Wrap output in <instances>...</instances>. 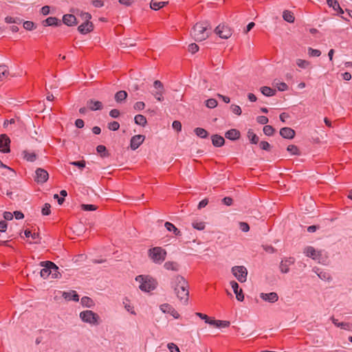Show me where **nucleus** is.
Masks as SVG:
<instances>
[{
  "instance_id": "1",
  "label": "nucleus",
  "mask_w": 352,
  "mask_h": 352,
  "mask_svg": "<svg viewBox=\"0 0 352 352\" xmlns=\"http://www.w3.org/2000/svg\"><path fill=\"white\" fill-rule=\"evenodd\" d=\"M171 288L174 290L177 298L187 302L189 297V285L186 280L181 275L175 276L170 281Z\"/></svg>"
},
{
  "instance_id": "8",
  "label": "nucleus",
  "mask_w": 352,
  "mask_h": 352,
  "mask_svg": "<svg viewBox=\"0 0 352 352\" xmlns=\"http://www.w3.org/2000/svg\"><path fill=\"white\" fill-rule=\"evenodd\" d=\"M214 32L221 38L227 39L232 34V29L227 25L220 24L214 30Z\"/></svg>"
},
{
  "instance_id": "23",
  "label": "nucleus",
  "mask_w": 352,
  "mask_h": 352,
  "mask_svg": "<svg viewBox=\"0 0 352 352\" xmlns=\"http://www.w3.org/2000/svg\"><path fill=\"white\" fill-rule=\"evenodd\" d=\"M211 140L213 146L216 147H221L225 143L224 138L222 136L217 134L212 135Z\"/></svg>"
},
{
  "instance_id": "26",
  "label": "nucleus",
  "mask_w": 352,
  "mask_h": 352,
  "mask_svg": "<svg viewBox=\"0 0 352 352\" xmlns=\"http://www.w3.org/2000/svg\"><path fill=\"white\" fill-rule=\"evenodd\" d=\"M164 267L167 270L177 272L179 270V265L175 261H166L164 265Z\"/></svg>"
},
{
  "instance_id": "61",
  "label": "nucleus",
  "mask_w": 352,
  "mask_h": 352,
  "mask_svg": "<svg viewBox=\"0 0 352 352\" xmlns=\"http://www.w3.org/2000/svg\"><path fill=\"white\" fill-rule=\"evenodd\" d=\"M239 228L244 232H248L250 230V226L246 222H240Z\"/></svg>"
},
{
  "instance_id": "47",
  "label": "nucleus",
  "mask_w": 352,
  "mask_h": 352,
  "mask_svg": "<svg viewBox=\"0 0 352 352\" xmlns=\"http://www.w3.org/2000/svg\"><path fill=\"white\" fill-rule=\"evenodd\" d=\"M230 110L232 111L233 113L236 114V116L241 115V113H242L241 109L237 104H231Z\"/></svg>"
},
{
  "instance_id": "35",
  "label": "nucleus",
  "mask_w": 352,
  "mask_h": 352,
  "mask_svg": "<svg viewBox=\"0 0 352 352\" xmlns=\"http://www.w3.org/2000/svg\"><path fill=\"white\" fill-rule=\"evenodd\" d=\"M261 93L265 96H272L276 94V91L270 87L264 86L261 88Z\"/></svg>"
},
{
  "instance_id": "3",
  "label": "nucleus",
  "mask_w": 352,
  "mask_h": 352,
  "mask_svg": "<svg viewBox=\"0 0 352 352\" xmlns=\"http://www.w3.org/2000/svg\"><path fill=\"white\" fill-rule=\"evenodd\" d=\"M167 252L162 247H154L148 250L150 259L156 264H162L166 259Z\"/></svg>"
},
{
  "instance_id": "53",
  "label": "nucleus",
  "mask_w": 352,
  "mask_h": 352,
  "mask_svg": "<svg viewBox=\"0 0 352 352\" xmlns=\"http://www.w3.org/2000/svg\"><path fill=\"white\" fill-rule=\"evenodd\" d=\"M192 226L195 229L198 230H203L205 228V223L202 221L192 222Z\"/></svg>"
},
{
  "instance_id": "32",
  "label": "nucleus",
  "mask_w": 352,
  "mask_h": 352,
  "mask_svg": "<svg viewBox=\"0 0 352 352\" xmlns=\"http://www.w3.org/2000/svg\"><path fill=\"white\" fill-rule=\"evenodd\" d=\"M247 135L251 144H256L259 142V138L254 133L252 129L248 130Z\"/></svg>"
},
{
  "instance_id": "40",
  "label": "nucleus",
  "mask_w": 352,
  "mask_h": 352,
  "mask_svg": "<svg viewBox=\"0 0 352 352\" xmlns=\"http://www.w3.org/2000/svg\"><path fill=\"white\" fill-rule=\"evenodd\" d=\"M332 322L338 327H340L343 329H347L349 327V324L346 322H339L338 319H336L334 317H331Z\"/></svg>"
},
{
  "instance_id": "33",
  "label": "nucleus",
  "mask_w": 352,
  "mask_h": 352,
  "mask_svg": "<svg viewBox=\"0 0 352 352\" xmlns=\"http://www.w3.org/2000/svg\"><path fill=\"white\" fill-rule=\"evenodd\" d=\"M127 96H128V94H127L126 91H125L124 90H121V91H118L115 94V100L117 102H122L126 100V98H127Z\"/></svg>"
},
{
  "instance_id": "5",
  "label": "nucleus",
  "mask_w": 352,
  "mask_h": 352,
  "mask_svg": "<svg viewBox=\"0 0 352 352\" xmlns=\"http://www.w3.org/2000/svg\"><path fill=\"white\" fill-rule=\"evenodd\" d=\"M82 19L85 21L78 27V30L80 33L85 34L89 33L94 30V25L89 20L91 19V15L89 12H83L82 14Z\"/></svg>"
},
{
  "instance_id": "19",
  "label": "nucleus",
  "mask_w": 352,
  "mask_h": 352,
  "mask_svg": "<svg viewBox=\"0 0 352 352\" xmlns=\"http://www.w3.org/2000/svg\"><path fill=\"white\" fill-rule=\"evenodd\" d=\"M67 26H73L77 25L78 22L76 16L72 14H66L63 16V21H61Z\"/></svg>"
},
{
  "instance_id": "43",
  "label": "nucleus",
  "mask_w": 352,
  "mask_h": 352,
  "mask_svg": "<svg viewBox=\"0 0 352 352\" xmlns=\"http://www.w3.org/2000/svg\"><path fill=\"white\" fill-rule=\"evenodd\" d=\"M217 101L214 98H210L206 100V106L210 109H213L217 106Z\"/></svg>"
},
{
  "instance_id": "7",
  "label": "nucleus",
  "mask_w": 352,
  "mask_h": 352,
  "mask_svg": "<svg viewBox=\"0 0 352 352\" xmlns=\"http://www.w3.org/2000/svg\"><path fill=\"white\" fill-rule=\"evenodd\" d=\"M232 273L241 282L246 281L248 270L244 266H234L232 267Z\"/></svg>"
},
{
  "instance_id": "42",
  "label": "nucleus",
  "mask_w": 352,
  "mask_h": 352,
  "mask_svg": "<svg viewBox=\"0 0 352 352\" xmlns=\"http://www.w3.org/2000/svg\"><path fill=\"white\" fill-rule=\"evenodd\" d=\"M287 150L288 152H289L292 155H300L299 149L294 144H290L287 146Z\"/></svg>"
},
{
  "instance_id": "38",
  "label": "nucleus",
  "mask_w": 352,
  "mask_h": 352,
  "mask_svg": "<svg viewBox=\"0 0 352 352\" xmlns=\"http://www.w3.org/2000/svg\"><path fill=\"white\" fill-rule=\"evenodd\" d=\"M96 151L102 157H108L109 155V153H108L106 146H104V145H98L96 147Z\"/></svg>"
},
{
  "instance_id": "18",
  "label": "nucleus",
  "mask_w": 352,
  "mask_h": 352,
  "mask_svg": "<svg viewBox=\"0 0 352 352\" xmlns=\"http://www.w3.org/2000/svg\"><path fill=\"white\" fill-rule=\"evenodd\" d=\"M87 106L91 111L101 110L103 109V104L98 100L90 99L87 102Z\"/></svg>"
},
{
  "instance_id": "10",
  "label": "nucleus",
  "mask_w": 352,
  "mask_h": 352,
  "mask_svg": "<svg viewBox=\"0 0 352 352\" xmlns=\"http://www.w3.org/2000/svg\"><path fill=\"white\" fill-rule=\"evenodd\" d=\"M10 140L6 134L0 135V151L3 153H8L10 151Z\"/></svg>"
},
{
  "instance_id": "41",
  "label": "nucleus",
  "mask_w": 352,
  "mask_h": 352,
  "mask_svg": "<svg viewBox=\"0 0 352 352\" xmlns=\"http://www.w3.org/2000/svg\"><path fill=\"white\" fill-rule=\"evenodd\" d=\"M263 133L267 136H272L275 132V129L271 125H265L263 129Z\"/></svg>"
},
{
  "instance_id": "4",
  "label": "nucleus",
  "mask_w": 352,
  "mask_h": 352,
  "mask_svg": "<svg viewBox=\"0 0 352 352\" xmlns=\"http://www.w3.org/2000/svg\"><path fill=\"white\" fill-rule=\"evenodd\" d=\"M137 281L140 283V289L144 292H150L156 288L157 281L149 276H138L135 278Z\"/></svg>"
},
{
  "instance_id": "58",
  "label": "nucleus",
  "mask_w": 352,
  "mask_h": 352,
  "mask_svg": "<svg viewBox=\"0 0 352 352\" xmlns=\"http://www.w3.org/2000/svg\"><path fill=\"white\" fill-rule=\"evenodd\" d=\"M276 87L280 91H286L288 89V85L285 82H283L277 83Z\"/></svg>"
},
{
  "instance_id": "16",
  "label": "nucleus",
  "mask_w": 352,
  "mask_h": 352,
  "mask_svg": "<svg viewBox=\"0 0 352 352\" xmlns=\"http://www.w3.org/2000/svg\"><path fill=\"white\" fill-rule=\"evenodd\" d=\"M280 135L285 139H293L295 137L296 132L290 127H283L280 130Z\"/></svg>"
},
{
  "instance_id": "2",
  "label": "nucleus",
  "mask_w": 352,
  "mask_h": 352,
  "mask_svg": "<svg viewBox=\"0 0 352 352\" xmlns=\"http://www.w3.org/2000/svg\"><path fill=\"white\" fill-rule=\"evenodd\" d=\"M208 26L207 22H199L193 26L191 35L196 41H202L209 36L211 28L208 29Z\"/></svg>"
},
{
  "instance_id": "15",
  "label": "nucleus",
  "mask_w": 352,
  "mask_h": 352,
  "mask_svg": "<svg viewBox=\"0 0 352 352\" xmlns=\"http://www.w3.org/2000/svg\"><path fill=\"white\" fill-rule=\"evenodd\" d=\"M42 263H45L46 265H50V269L52 270L51 276L52 278H58L61 276L60 272H58V267L52 261H42Z\"/></svg>"
},
{
  "instance_id": "48",
  "label": "nucleus",
  "mask_w": 352,
  "mask_h": 352,
  "mask_svg": "<svg viewBox=\"0 0 352 352\" xmlns=\"http://www.w3.org/2000/svg\"><path fill=\"white\" fill-rule=\"evenodd\" d=\"M308 54L309 56L318 57L320 56L321 52L319 50H315L311 47H309Z\"/></svg>"
},
{
  "instance_id": "50",
  "label": "nucleus",
  "mask_w": 352,
  "mask_h": 352,
  "mask_svg": "<svg viewBox=\"0 0 352 352\" xmlns=\"http://www.w3.org/2000/svg\"><path fill=\"white\" fill-rule=\"evenodd\" d=\"M81 208L85 211H94L97 209V206L93 204H82Z\"/></svg>"
},
{
  "instance_id": "24",
  "label": "nucleus",
  "mask_w": 352,
  "mask_h": 352,
  "mask_svg": "<svg viewBox=\"0 0 352 352\" xmlns=\"http://www.w3.org/2000/svg\"><path fill=\"white\" fill-rule=\"evenodd\" d=\"M22 154L23 159L28 162H33L37 159V155L34 152H30L25 150L23 151Z\"/></svg>"
},
{
  "instance_id": "54",
  "label": "nucleus",
  "mask_w": 352,
  "mask_h": 352,
  "mask_svg": "<svg viewBox=\"0 0 352 352\" xmlns=\"http://www.w3.org/2000/svg\"><path fill=\"white\" fill-rule=\"evenodd\" d=\"M51 206L50 204H45L43 206L41 212L43 215H49L51 213Z\"/></svg>"
},
{
  "instance_id": "56",
  "label": "nucleus",
  "mask_w": 352,
  "mask_h": 352,
  "mask_svg": "<svg viewBox=\"0 0 352 352\" xmlns=\"http://www.w3.org/2000/svg\"><path fill=\"white\" fill-rule=\"evenodd\" d=\"M256 121L261 124H265L269 122L267 117L264 116H259L256 118Z\"/></svg>"
},
{
  "instance_id": "30",
  "label": "nucleus",
  "mask_w": 352,
  "mask_h": 352,
  "mask_svg": "<svg viewBox=\"0 0 352 352\" xmlns=\"http://www.w3.org/2000/svg\"><path fill=\"white\" fill-rule=\"evenodd\" d=\"M164 226L167 230L173 232L175 236H181V232L172 223L167 221L165 223Z\"/></svg>"
},
{
  "instance_id": "55",
  "label": "nucleus",
  "mask_w": 352,
  "mask_h": 352,
  "mask_svg": "<svg viewBox=\"0 0 352 352\" xmlns=\"http://www.w3.org/2000/svg\"><path fill=\"white\" fill-rule=\"evenodd\" d=\"M259 146L262 150L264 151H270L271 145L266 141H261L259 144Z\"/></svg>"
},
{
  "instance_id": "36",
  "label": "nucleus",
  "mask_w": 352,
  "mask_h": 352,
  "mask_svg": "<svg viewBox=\"0 0 352 352\" xmlns=\"http://www.w3.org/2000/svg\"><path fill=\"white\" fill-rule=\"evenodd\" d=\"M81 304L82 306L84 307H92L94 306V300L88 297V296H84L81 298V301H80Z\"/></svg>"
},
{
  "instance_id": "31",
  "label": "nucleus",
  "mask_w": 352,
  "mask_h": 352,
  "mask_svg": "<svg viewBox=\"0 0 352 352\" xmlns=\"http://www.w3.org/2000/svg\"><path fill=\"white\" fill-rule=\"evenodd\" d=\"M134 122L136 124L144 126L147 124L146 118L144 116L138 114L134 118Z\"/></svg>"
},
{
  "instance_id": "21",
  "label": "nucleus",
  "mask_w": 352,
  "mask_h": 352,
  "mask_svg": "<svg viewBox=\"0 0 352 352\" xmlns=\"http://www.w3.org/2000/svg\"><path fill=\"white\" fill-rule=\"evenodd\" d=\"M261 298L265 300L270 302H275L278 300V296L276 292H270L268 294L261 293Z\"/></svg>"
},
{
  "instance_id": "63",
  "label": "nucleus",
  "mask_w": 352,
  "mask_h": 352,
  "mask_svg": "<svg viewBox=\"0 0 352 352\" xmlns=\"http://www.w3.org/2000/svg\"><path fill=\"white\" fill-rule=\"evenodd\" d=\"M153 86L157 90H164V85L160 80H155L153 82Z\"/></svg>"
},
{
  "instance_id": "64",
  "label": "nucleus",
  "mask_w": 352,
  "mask_h": 352,
  "mask_svg": "<svg viewBox=\"0 0 352 352\" xmlns=\"http://www.w3.org/2000/svg\"><path fill=\"white\" fill-rule=\"evenodd\" d=\"M145 107V104L144 102H137L135 103L134 106H133V108L134 109L137 110V111H140V110H142L144 109Z\"/></svg>"
},
{
  "instance_id": "59",
  "label": "nucleus",
  "mask_w": 352,
  "mask_h": 352,
  "mask_svg": "<svg viewBox=\"0 0 352 352\" xmlns=\"http://www.w3.org/2000/svg\"><path fill=\"white\" fill-rule=\"evenodd\" d=\"M199 50V46L196 43H191L188 45V51L192 53L195 54Z\"/></svg>"
},
{
  "instance_id": "28",
  "label": "nucleus",
  "mask_w": 352,
  "mask_h": 352,
  "mask_svg": "<svg viewBox=\"0 0 352 352\" xmlns=\"http://www.w3.org/2000/svg\"><path fill=\"white\" fill-rule=\"evenodd\" d=\"M328 6L331 8H332L335 11L339 12L340 14H343L344 11L340 8V4L338 1L336 0H328L327 1Z\"/></svg>"
},
{
  "instance_id": "51",
  "label": "nucleus",
  "mask_w": 352,
  "mask_h": 352,
  "mask_svg": "<svg viewBox=\"0 0 352 352\" xmlns=\"http://www.w3.org/2000/svg\"><path fill=\"white\" fill-rule=\"evenodd\" d=\"M230 324V322L227 320H217L216 327L221 328V327H228Z\"/></svg>"
},
{
  "instance_id": "6",
  "label": "nucleus",
  "mask_w": 352,
  "mask_h": 352,
  "mask_svg": "<svg viewBox=\"0 0 352 352\" xmlns=\"http://www.w3.org/2000/svg\"><path fill=\"white\" fill-rule=\"evenodd\" d=\"M80 318L83 322L91 324L97 325L99 324L100 316L91 310L80 312Z\"/></svg>"
},
{
  "instance_id": "12",
  "label": "nucleus",
  "mask_w": 352,
  "mask_h": 352,
  "mask_svg": "<svg viewBox=\"0 0 352 352\" xmlns=\"http://www.w3.org/2000/svg\"><path fill=\"white\" fill-rule=\"evenodd\" d=\"M145 136L142 135H136L131 138L130 146L133 151L136 150L144 142Z\"/></svg>"
},
{
  "instance_id": "49",
  "label": "nucleus",
  "mask_w": 352,
  "mask_h": 352,
  "mask_svg": "<svg viewBox=\"0 0 352 352\" xmlns=\"http://www.w3.org/2000/svg\"><path fill=\"white\" fill-rule=\"evenodd\" d=\"M120 128V124L116 121L111 122L108 124V129L111 131H118Z\"/></svg>"
},
{
  "instance_id": "45",
  "label": "nucleus",
  "mask_w": 352,
  "mask_h": 352,
  "mask_svg": "<svg viewBox=\"0 0 352 352\" xmlns=\"http://www.w3.org/2000/svg\"><path fill=\"white\" fill-rule=\"evenodd\" d=\"M9 74L7 69V66L5 65H0V81L2 80L3 78L7 76Z\"/></svg>"
},
{
  "instance_id": "60",
  "label": "nucleus",
  "mask_w": 352,
  "mask_h": 352,
  "mask_svg": "<svg viewBox=\"0 0 352 352\" xmlns=\"http://www.w3.org/2000/svg\"><path fill=\"white\" fill-rule=\"evenodd\" d=\"M172 126L177 132L181 131L182 130V123L178 120L173 121Z\"/></svg>"
},
{
  "instance_id": "11",
  "label": "nucleus",
  "mask_w": 352,
  "mask_h": 352,
  "mask_svg": "<svg viewBox=\"0 0 352 352\" xmlns=\"http://www.w3.org/2000/svg\"><path fill=\"white\" fill-rule=\"evenodd\" d=\"M295 262L294 257H287L282 259L280 263V270L282 273H287L289 271V266Z\"/></svg>"
},
{
  "instance_id": "13",
  "label": "nucleus",
  "mask_w": 352,
  "mask_h": 352,
  "mask_svg": "<svg viewBox=\"0 0 352 352\" xmlns=\"http://www.w3.org/2000/svg\"><path fill=\"white\" fill-rule=\"evenodd\" d=\"M160 309L164 313L170 314L174 318H179V314L175 308L169 304L165 303L160 306Z\"/></svg>"
},
{
  "instance_id": "14",
  "label": "nucleus",
  "mask_w": 352,
  "mask_h": 352,
  "mask_svg": "<svg viewBox=\"0 0 352 352\" xmlns=\"http://www.w3.org/2000/svg\"><path fill=\"white\" fill-rule=\"evenodd\" d=\"M230 285L233 289L234 293L236 294V298L239 301L244 300V295L242 289L239 288V284L235 280L230 282Z\"/></svg>"
},
{
  "instance_id": "17",
  "label": "nucleus",
  "mask_w": 352,
  "mask_h": 352,
  "mask_svg": "<svg viewBox=\"0 0 352 352\" xmlns=\"http://www.w3.org/2000/svg\"><path fill=\"white\" fill-rule=\"evenodd\" d=\"M304 253L313 259H317L321 256V252L316 251L312 246H307L304 249Z\"/></svg>"
},
{
  "instance_id": "20",
  "label": "nucleus",
  "mask_w": 352,
  "mask_h": 352,
  "mask_svg": "<svg viewBox=\"0 0 352 352\" xmlns=\"http://www.w3.org/2000/svg\"><path fill=\"white\" fill-rule=\"evenodd\" d=\"M44 26H60L62 22L56 17L50 16L43 21Z\"/></svg>"
},
{
  "instance_id": "57",
  "label": "nucleus",
  "mask_w": 352,
  "mask_h": 352,
  "mask_svg": "<svg viewBox=\"0 0 352 352\" xmlns=\"http://www.w3.org/2000/svg\"><path fill=\"white\" fill-rule=\"evenodd\" d=\"M72 165H74L75 166L78 167L79 168H83L85 167V160H80V161H75L70 163Z\"/></svg>"
},
{
  "instance_id": "29",
  "label": "nucleus",
  "mask_w": 352,
  "mask_h": 352,
  "mask_svg": "<svg viewBox=\"0 0 352 352\" xmlns=\"http://www.w3.org/2000/svg\"><path fill=\"white\" fill-rule=\"evenodd\" d=\"M168 3V1H160L157 2L155 0H152L150 3V7L154 10H158L159 9L164 7Z\"/></svg>"
},
{
  "instance_id": "39",
  "label": "nucleus",
  "mask_w": 352,
  "mask_h": 352,
  "mask_svg": "<svg viewBox=\"0 0 352 352\" xmlns=\"http://www.w3.org/2000/svg\"><path fill=\"white\" fill-rule=\"evenodd\" d=\"M296 65L302 69H307L311 65V63L308 60L298 58L296 60Z\"/></svg>"
},
{
  "instance_id": "52",
  "label": "nucleus",
  "mask_w": 352,
  "mask_h": 352,
  "mask_svg": "<svg viewBox=\"0 0 352 352\" xmlns=\"http://www.w3.org/2000/svg\"><path fill=\"white\" fill-rule=\"evenodd\" d=\"M23 28L27 30H32L36 28L34 23L26 21L23 23Z\"/></svg>"
},
{
  "instance_id": "25",
  "label": "nucleus",
  "mask_w": 352,
  "mask_h": 352,
  "mask_svg": "<svg viewBox=\"0 0 352 352\" xmlns=\"http://www.w3.org/2000/svg\"><path fill=\"white\" fill-rule=\"evenodd\" d=\"M63 297L68 300H74L78 302L79 300V296L75 291H71L69 292H64L63 294Z\"/></svg>"
},
{
  "instance_id": "9",
  "label": "nucleus",
  "mask_w": 352,
  "mask_h": 352,
  "mask_svg": "<svg viewBox=\"0 0 352 352\" xmlns=\"http://www.w3.org/2000/svg\"><path fill=\"white\" fill-rule=\"evenodd\" d=\"M49 174L43 168H38L35 171L34 181L38 184H43L47 181Z\"/></svg>"
},
{
  "instance_id": "37",
  "label": "nucleus",
  "mask_w": 352,
  "mask_h": 352,
  "mask_svg": "<svg viewBox=\"0 0 352 352\" xmlns=\"http://www.w3.org/2000/svg\"><path fill=\"white\" fill-rule=\"evenodd\" d=\"M283 18L285 21L289 23H293L294 21L295 17L294 14L289 10H285L283 13Z\"/></svg>"
},
{
  "instance_id": "62",
  "label": "nucleus",
  "mask_w": 352,
  "mask_h": 352,
  "mask_svg": "<svg viewBox=\"0 0 352 352\" xmlns=\"http://www.w3.org/2000/svg\"><path fill=\"white\" fill-rule=\"evenodd\" d=\"M167 346L170 352H180L179 347L174 343H169Z\"/></svg>"
},
{
  "instance_id": "27",
  "label": "nucleus",
  "mask_w": 352,
  "mask_h": 352,
  "mask_svg": "<svg viewBox=\"0 0 352 352\" xmlns=\"http://www.w3.org/2000/svg\"><path fill=\"white\" fill-rule=\"evenodd\" d=\"M41 265L43 267L40 272L41 276L43 278H47L51 275L52 272V270L50 269V265H46L45 263H42V262L41 263Z\"/></svg>"
},
{
  "instance_id": "22",
  "label": "nucleus",
  "mask_w": 352,
  "mask_h": 352,
  "mask_svg": "<svg viewBox=\"0 0 352 352\" xmlns=\"http://www.w3.org/2000/svg\"><path fill=\"white\" fill-rule=\"evenodd\" d=\"M240 132L237 129H232L228 130L226 134L225 137L227 139H229L230 140H238L240 138Z\"/></svg>"
},
{
  "instance_id": "34",
  "label": "nucleus",
  "mask_w": 352,
  "mask_h": 352,
  "mask_svg": "<svg viewBox=\"0 0 352 352\" xmlns=\"http://www.w3.org/2000/svg\"><path fill=\"white\" fill-rule=\"evenodd\" d=\"M194 132L196 134V135L201 138H207L209 135L208 132L206 129L201 127L195 128L194 129Z\"/></svg>"
},
{
  "instance_id": "46",
  "label": "nucleus",
  "mask_w": 352,
  "mask_h": 352,
  "mask_svg": "<svg viewBox=\"0 0 352 352\" xmlns=\"http://www.w3.org/2000/svg\"><path fill=\"white\" fill-rule=\"evenodd\" d=\"M26 237H32L33 240H36L39 239V234L38 232L32 233V232L29 230H25L24 232Z\"/></svg>"
},
{
  "instance_id": "44",
  "label": "nucleus",
  "mask_w": 352,
  "mask_h": 352,
  "mask_svg": "<svg viewBox=\"0 0 352 352\" xmlns=\"http://www.w3.org/2000/svg\"><path fill=\"white\" fill-rule=\"evenodd\" d=\"M164 92V90H157L155 92H153L152 94L155 98V99L160 102H162L164 100L163 94Z\"/></svg>"
}]
</instances>
